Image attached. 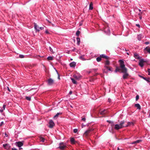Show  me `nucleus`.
Instances as JSON below:
<instances>
[{
  "label": "nucleus",
  "instance_id": "1",
  "mask_svg": "<svg viewBox=\"0 0 150 150\" xmlns=\"http://www.w3.org/2000/svg\"><path fill=\"white\" fill-rule=\"evenodd\" d=\"M120 63V67L121 69V72L124 73L123 76V78L124 79H125L127 78V77L129 76L128 73L127 72V69L125 67V66L124 64V62L122 60H119Z\"/></svg>",
  "mask_w": 150,
  "mask_h": 150
},
{
  "label": "nucleus",
  "instance_id": "2",
  "mask_svg": "<svg viewBox=\"0 0 150 150\" xmlns=\"http://www.w3.org/2000/svg\"><path fill=\"white\" fill-rule=\"evenodd\" d=\"M125 123L124 120L121 121L119 124H116L115 125L114 129L116 130H118L125 127L124 125Z\"/></svg>",
  "mask_w": 150,
  "mask_h": 150
},
{
  "label": "nucleus",
  "instance_id": "3",
  "mask_svg": "<svg viewBox=\"0 0 150 150\" xmlns=\"http://www.w3.org/2000/svg\"><path fill=\"white\" fill-rule=\"evenodd\" d=\"M94 130L92 128H89L87 130H86L84 133V135L87 136H88L89 134L91 132H92Z\"/></svg>",
  "mask_w": 150,
  "mask_h": 150
},
{
  "label": "nucleus",
  "instance_id": "4",
  "mask_svg": "<svg viewBox=\"0 0 150 150\" xmlns=\"http://www.w3.org/2000/svg\"><path fill=\"white\" fill-rule=\"evenodd\" d=\"M67 147L65 144L63 142H62L59 143V146L58 148H59L61 150H64Z\"/></svg>",
  "mask_w": 150,
  "mask_h": 150
},
{
  "label": "nucleus",
  "instance_id": "5",
  "mask_svg": "<svg viewBox=\"0 0 150 150\" xmlns=\"http://www.w3.org/2000/svg\"><path fill=\"white\" fill-rule=\"evenodd\" d=\"M55 124L52 120H50L49 122L48 127L50 128H52Z\"/></svg>",
  "mask_w": 150,
  "mask_h": 150
},
{
  "label": "nucleus",
  "instance_id": "6",
  "mask_svg": "<svg viewBox=\"0 0 150 150\" xmlns=\"http://www.w3.org/2000/svg\"><path fill=\"white\" fill-rule=\"evenodd\" d=\"M53 80L51 79H49L47 81V84L49 86H51L53 85L54 83Z\"/></svg>",
  "mask_w": 150,
  "mask_h": 150
},
{
  "label": "nucleus",
  "instance_id": "7",
  "mask_svg": "<svg viewBox=\"0 0 150 150\" xmlns=\"http://www.w3.org/2000/svg\"><path fill=\"white\" fill-rule=\"evenodd\" d=\"M3 146L5 149L7 150H9L10 149L11 146L8 144H3Z\"/></svg>",
  "mask_w": 150,
  "mask_h": 150
},
{
  "label": "nucleus",
  "instance_id": "8",
  "mask_svg": "<svg viewBox=\"0 0 150 150\" xmlns=\"http://www.w3.org/2000/svg\"><path fill=\"white\" fill-rule=\"evenodd\" d=\"M146 62V61L143 59H140L139 61V65L141 67H143L144 66L143 63L144 62Z\"/></svg>",
  "mask_w": 150,
  "mask_h": 150
},
{
  "label": "nucleus",
  "instance_id": "9",
  "mask_svg": "<svg viewBox=\"0 0 150 150\" xmlns=\"http://www.w3.org/2000/svg\"><path fill=\"white\" fill-rule=\"evenodd\" d=\"M16 145L18 146L19 147H21L23 145V143L21 142H16Z\"/></svg>",
  "mask_w": 150,
  "mask_h": 150
},
{
  "label": "nucleus",
  "instance_id": "10",
  "mask_svg": "<svg viewBox=\"0 0 150 150\" xmlns=\"http://www.w3.org/2000/svg\"><path fill=\"white\" fill-rule=\"evenodd\" d=\"M100 56L101 58H104L107 59H110V58L109 57L106 56L104 54H101L100 55Z\"/></svg>",
  "mask_w": 150,
  "mask_h": 150
},
{
  "label": "nucleus",
  "instance_id": "11",
  "mask_svg": "<svg viewBox=\"0 0 150 150\" xmlns=\"http://www.w3.org/2000/svg\"><path fill=\"white\" fill-rule=\"evenodd\" d=\"M104 67L105 69H108V70L112 71V67H111L108 66L106 65L104 66Z\"/></svg>",
  "mask_w": 150,
  "mask_h": 150
},
{
  "label": "nucleus",
  "instance_id": "12",
  "mask_svg": "<svg viewBox=\"0 0 150 150\" xmlns=\"http://www.w3.org/2000/svg\"><path fill=\"white\" fill-rule=\"evenodd\" d=\"M104 31L107 33H109L110 32L109 28L108 27H106L104 29Z\"/></svg>",
  "mask_w": 150,
  "mask_h": 150
},
{
  "label": "nucleus",
  "instance_id": "13",
  "mask_svg": "<svg viewBox=\"0 0 150 150\" xmlns=\"http://www.w3.org/2000/svg\"><path fill=\"white\" fill-rule=\"evenodd\" d=\"M134 57L136 59H140V57L139 55L137 53H134Z\"/></svg>",
  "mask_w": 150,
  "mask_h": 150
},
{
  "label": "nucleus",
  "instance_id": "14",
  "mask_svg": "<svg viewBox=\"0 0 150 150\" xmlns=\"http://www.w3.org/2000/svg\"><path fill=\"white\" fill-rule=\"evenodd\" d=\"M131 125H134V123L133 122H127V124L126 125H124L125 127H127L128 126H130Z\"/></svg>",
  "mask_w": 150,
  "mask_h": 150
},
{
  "label": "nucleus",
  "instance_id": "15",
  "mask_svg": "<svg viewBox=\"0 0 150 150\" xmlns=\"http://www.w3.org/2000/svg\"><path fill=\"white\" fill-rule=\"evenodd\" d=\"M34 28L36 30V32H39L40 30L39 28H37V24L35 23H34Z\"/></svg>",
  "mask_w": 150,
  "mask_h": 150
},
{
  "label": "nucleus",
  "instance_id": "16",
  "mask_svg": "<svg viewBox=\"0 0 150 150\" xmlns=\"http://www.w3.org/2000/svg\"><path fill=\"white\" fill-rule=\"evenodd\" d=\"M70 66L71 67H74L76 65V63L74 62L71 63L69 64Z\"/></svg>",
  "mask_w": 150,
  "mask_h": 150
},
{
  "label": "nucleus",
  "instance_id": "17",
  "mask_svg": "<svg viewBox=\"0 0 150 150\" xmlns=\"http://www.w3.org/2000/svg\"><path fill=\"white\" fill-rule=\"evenodd\" d=\"M73 76L76 79H79L81 77V76L79 74H78L77 75L76 74H74Z\"/></svg>",
  "mask_w": 150,
  "mask_h": 150
},
{
  "label": "nucleus",
  "instance_id": "18",
  "mask_svg": "<svg viewBox=\"0 0 150 150\" xmlns=\"http://www.w3.org/2000/svg\"><path fill=\"white\" fill-rule=\"evenodd\" d=\"M144 50L150 54V47H147L144 49Z\"/></svg>",
  "mask_w": 150,
  "mask_h": 150
},
{
  "label": "nucleus",
  "instance_id": "19",
  "mask_svg": "<svg viewBox=\"0 0 150 150\" xmlns=\"http://www.w3.org/2000/svg\"><path fill=\"white\" fill-rule=\"evenodd\" d=\"M100 114L103 115L107 113V110H104L103 111H100Z\"/></svg>",
  "mask_w": 150,
  "mask_h": 150
},
{
  "label": "nucleus",
  "instance_id": "20",
  "mask_svg": "<svg viewBox=\"0 0 150 150\" xmlns=\"http://www.w3.org/2000/svg\"><path fill=\"white\" fill-rule=\"evenodd\" d=\"M6 105L5 104H4L3 105V109H1L0 110V112L1 113L2 112H3L4 110L6 107Z\"/></svg>",
  "mask_w": 150,
  "mask_h": 150
},
{
  "label": "nucleus",
  "instance_id": "21",
  "mask_svg": "<svg viewBox=\"0 0 150 150\" xmlns=\"http://www.w3.org/2000/svg\"><path fill=\"white\" fill-rule=\"evenodd\" d=\"M141 141H142V140H137L135 141H134V142H132V143H131V144H135L141 142Z\"/></svg>",
  "mask_w": 150,
  "mask_h": 150
},
{
  "label": "nucleus",
  "instance_id": "22",
  "mask_svg": "<svg viewBox=\"0 0 150 150\" xmlns=\"http://www.w3.org/2000/svg\"><path fill=\"white\" fill-rule=\"evenodd\" d=\"M121 71V67L120 68L118 67H116V69L115 70V72H116L117 71Z\"/></svg>",
  "mask_w": 150,
  "mask_h": 150
},
{
  "label": "nucleus",
  "instance_id": "23",
  "mask_svg": "<svg viewBox=\"0 0 150 150\" xmlns=\"http://www.w3.org/2000/svg\"><path fill=\"white\" fill-rule=\"evenodd\" d=\"M135 106L139 110H140L141 109V106L138 103L135 104Z\"/></svg>",
  "mask_w": 150,
  "mask_h": 150
},
{
  "label": "nucleus",
  "instance_id": "24",
  "mask_svg": "<svg viewBox=\"0 0 150 150\" xmlns=\"http://www.w3.org/2000/svg\"><path fill=\"white\" fill-rule=\"evenodd\" d=\"M70 142L72 144H75V141L74 138H71Z\"/></svg>",
  "mask_w": 150,
  "mask_h": 150
},
{
  "label": "nucleus",
  "instance_id": "25",
  "mask_svg": "<svg viewBox=\"0 0 150 150\" xmlns=\"http://www.w3.org/2000/svg\"><path fill=\"white\" fill-rule=\"evenodd\" d=\"M40 141L43 142H44L45 141V139H44V138L42 137H40Z\"/></svg>",
  "mask_w": 150,
  "mask_h": 150
},
{
  "label": "nucleus",
  "instance_id": "26",
  "mask_svg": "<svg viewBox=\"0 0 150 150\" xmlns=\"http://www.w3.org/2000/svg\"><path fill=\"white\" fill-rule=\"evenodd\" d=\"M25 98L27 100L30 101L31 100V97L30 96H25Z\"/></svg>",
  "mask_w": 150,
  "mask_h": 150
},
{
  "label": "nucleus",
  "instance_id": "27",
  "mask_svg": "<svg viewBox=\"0 0 150 150\" xmlns=\"http://www.w3.org/2000/svg\"><path fill=\"white\" fill-rule=\"evenodd\" d=\"M93 8V4L92 3H91L89 5V9L90 10H92Z\"/></svg>",
  "mask_w": 150,
  "mask_h": 150
},
{
  "label": "nucleus",
  "instance_id": "28",
  "mask_svg": "<svg viewBox=\"0 0 150 150\" xmlns=\"http://www.w3.org/2000/svg\"><path fill=\"white\" fill-rule=\"evenodd\" d=\"M47 59L48 60H52L53 59V57L49 56L47 57Z\"/></svg>",
  "mask_w": 150,
  "mask_h": 150
},
{
  "label": "nucleus",
  "instance_id": "29",
  "mask_svg": "<svg viewBox=\"0 0 150 150\" xmlns=\"http://www.w3.org/2000/svg\"><path fill=\"white\" fill-rule=\"evenodd\" d=\"M71 80H72V82L74 84H76L77 83L76 81L74 79L72 78H71Z\"/></svg>",
  "mask_w": 150,
  "mask_h": 150
},
{
  "label": "nucleus",
  "instance_id": "30",
  "mask_svg": "<svg viewBox=\"0 0 150 150\" xmlns=\"http://www.w3.org/2000/svg\"><path fill=\"white\" fill-rule=\"evenodd\" d=\"M110 64V62L108 60H106L105 62V65H106V66L107 65H109Z\"/></svg>",
  "mask_w": 150,
  "mask_h": 150
},
{
  "label": "nucleus",
  "instance_id": "31",
  "mask_svg": "<svg viewBox=\"0 0 150 150\" xmlns=\"http://www.w3.org/2000/svg\"><path fill=\"white\" fill-rule=\"evenodd\" d=\"M77 41V44L78 45H79L80 42V39L79 38H76Z\"/></svg>",
  "mask_w": 150,
  "mask_h": 150
},
{
  "label": "nucleus",
  "instance_id": "32",
  "mask_svg": "<svg viewBox=\"0 0 150 150\" xmlns=\"http://www.w3.org/2000/svg\"><path fill=\"white\" fill-rule=\"evenodd\" d=\"M101 60V58L100 57H98L96 58V60L98 62H99Z\"/></svg>",
  "mask_w": 150,
  "mask_h": 150
},
{
  "label": "nucleus",
  "instance_id": "33",
  "mask_svg": "<svg viewBox=\"0 0 150 150\" xmlns=\"http://www.w3.org/2000/svg\"><path fill=\"white\" fill-rule=\"evenodd\" d=\"M142 35H139L138 36V38L139 40H140L142 38Z\"/></svg>",
  "mask_w": 150,
  "mask_h": 150
},
{
  "label": "nucleus",
  "instance_id": "34",
  "mask_svg": "<svg viewBox=\"0 0 150 150\" xmlns=\"http://www.w3.org/2000/svg\"><path fill=\"white\" fill-rule=\"evenodd\" d=\"M107 122L109 123H111V126H113L114 125V124H113V122H111L110 120H107Z\"/></svg>",
  "mask_w": 150,
  "mask_h": 150
},
{
  "label": "nucleus",
  "instance_id": "35",
  "mask_svg": "<svg viewBox=\"0 0 150 150\" xmlns=\"http://www.w3.org/2000/svg\"><path fill=\"white\" fill-rule=\"evenodd\" d=\"M62 114V112H58L57 113V117H58L59 115H61Z\"/></svg>",
  "mask_w": 150,
  "mask_h": 150
},
{
  "label": "nucleus",
  "instance_id": "36",
  "mask_svg": "<svg viewBox=\"0 0 150 150\" xmlns=\"http://www.w3.org/2000/svg\"><path fill=\"white\" fill-rule=\"evenodd\" d=\"M145 80L148 83H150V78H146V80Z\"/></svg>",
  "mask_w": 150,
  "mask_h": 150
},
{
  "label": "nucleus",
  "instance_id": "37",
  "mask_svg": "<svg viewBox=\"0 0 150 150\" xmlns=\"http://www.w3.org/2000/svg\"><path fill=\"white\" fill-rule=\"evenodd\" d=\"M80 33V32L79 30H77L76 32V34L77 36H79Z\"/></svg>",
  "mask_w": 150,
  "mask_h": 150
},
{
  "label": "nucleus",
  "instance_id": "38",
  "mask_svg": "<svg viewBox=\"0 0 150 150\" xmlns=\"http://www.w3.org/2000/svg\"><path fill=\"white\" fill-rule=\"evenodd\" d=\"M139 76L141 78H142V79H144V80H146V78H145L144 77V76H141L140 75H139Z\"/></svg>",
  "mask_w": 150,
  "mask_h": 150
},
{
  "label": "nucleus",
  "instance_id": "39",
  "mask_svg": "<svg viewBox=\"0 0 150 150\" xmlns=\"http://www.w3.org/2000/svg\"><path fill=\"white\" fill-rule=\"evenodd\" d=\"M139 96L138 95H137L136 97V100H137L139 99Z\"/></svg>",
  "mask_w": 150,
  "mask_h": 150
},
{
  "label": "nucleus",
  "instance_id": "40",
  "mask_svg": "<svg viewBox=\"0 0 150 150\" xmlns=\"http://www.w3.org/2000/svg\"><path fill=\"white\" fill-rule=\"evenodd\" d=\"M24 55L22 54L20 55H19V57L20 58H23L24 57Z\"/></svg>",
  "mask_w": 150,
  "mask_h": 150
},
{
  "label": "nucleus",
  "instance_id": "41",
  "mask_svg": "<svg viewBox=\"0 0 150 150\" xmlns=\"http://www.w3.org/2000/svg\"><path fill=\"white\" fill-rule=\"evenodd\" d=\"M103 71V73H105V74H107L108 73V71H106L105 69H104Z\"/></svg>",
  "mask_w": 150,
  "mask_h": 150
},
{
  "label": "nucleus",
  "instance_id": "42",
  "mask_svg": "<svg viewBox=\"0 0 150 150\" xmlns=\"http://www.w3.org/2000/svg\"><path fill=\"white\" fill-rule=\"evenodd\" d=\"M49 48H50V51L52 53H54V52H53V50H52V49L50 47Z\"/></svg>",
  "mask_w": 150,
  "mask_h": 150
},
{
  "label": "nucleus",
  "instance_id": "43",
  "mask_svg": "<svg viewBox=\"0 0 150 150\" xmlns=\"http://www.w3.org/2000/svg\"><path fill=\"white\" fill-rule=\"evenodd\" d=\"M78 132V129H74V132L75 133H76Z\"/></svg>",
  "mask_w": 150,
  "mask_h": 150
},
{
  "label": "nucleus",
  "instance_id": "44",
  "mask_svg": "<svg viewBox=\"0 0 150 150\" xmlns=\"http://www.w3.org/2000/svg\"><path fill=\"white\" fill-rule=\"evenodd\" d=\"M57 74H58V79L59 80L60 79L59 75V74L58 72L57 71Z\"/></svg>",
  "mask_w": 150,
  "mask_h": 150
},
{
  "label": "nucleus",
  "instance_id": "45",
  "mask_svg": "<svg viewBox=\"0 0 150 150\" xmlns=\"http://www.w3.org/2000/svg\"><path fill=\"white\" fill-rule=\"evenodd\" d=\"M148 75H150V69H148Z\"/></svg>",
  "mask_w": 150,
  "mask_h": 150
},
{
  "label": "nucleus",
  "instance_id": "46",
  "mask_svg": "<svg viewBox=\"0 0 150 150\" xmlns=\"http://www.w3.org/2000/svg\"><path fill=\"white\" fill-rule=\"evenodd\" d=\"M86 120V119L85 117L82 118V120L84 121H85Z\"/></svg>",
  "mask_w": 150,
  "mask_h": 150
},
{
  "label": "nucleus",
  "instance_id": "47",
  "mask_svg": "<svg viewBox=\"0 0 150 150\" xmlns=\"http://www.w3.org/2000/svg\"><path fill=\"white\" fill-rule=\"evenodd\" d=\"M143 11H142V12H140V13H139V14H138V15H139V16H140L141 15V14H142V13H143Z\"/></svg>",
  "mask_w": 150,
  "mask_h": 150
},
{
  "label": "nucleus",
  "instance_id": "48",
  "mask_svg": "<svg viewBox=\"0 0 150 150\" xmlns=\"http://www.w3.org/2000/svg\"><path fill=\"white\" fill-rule=\"evenodd\" d=\"M39 28V29H40L41 30H42L44 28L43 27H40V28Z\"/></svg>",
  "mask_w": 150,
  "mask_h": 150
},
{
  "label": "nucleus",
  "instance_id": "49",
  "mask_svg": "<svg viewBox=\"0 0 150 150\" xmlns=\"http://www.w3.org/2000/svg\"><path fill=\"white\" fill-rule=\"evenodd\" d=\"M11 150H17V149L15 148H13L11 149Z\"/></svg>",
  "mask_w": 150,
  "mask_h": 150
},
{
  "label": "nucleus",
  "instance_id": "50",
  "mask_svg": "<svg viewBox=\"0 0 150 150\" xmlns=\"http://www.w3.org/2000/svg\"><path fill=\"white\" fill-rule=\"evenodd\" d=\"M4 124V122H2L0 124V126H1Z\"/></svg>",
  "mask_w": 150,
  "mask_h": 150
},
{
  "label": "nucleus",
  "instance_id": "51",
  "mask_svg": "<svg viewBox=\"0 0 150 150\" xmlns=\"http://www.w3.org/2000/svg\"><path fill=\"white\" fill-rule=\"evenodd\" d=\"M72 92L71 91H70V92H69V94H72Z\"/></svg>",
  "mask_w": 150,
  "mask_h": 150
},
{
  "label": "nucleus",
  "instance_id": "52",
  "mask_svg": "<svg viewBox=\"0 0 150 150\" xmlns=\"http://www.w3.org/2000/svg\"><path fill=\"white\" fill-rule=\"evenodd\" d=\"M136 25L139 27H140V25L139 24H136Z\"/></svg>",
  "mask_w": 150,
  "mask_h": 150
},
{
  "label": "nucleus",
  "instance_id": "53",
  "mask_svg": "<svg viewBox=\"0 0 150 150\" xmlns=\"http://www.w3.org/2000/svg\"><path fill=\"white\" fill-rule=\"evenodd\" d=\"M7 89H8V90L9 91V92H10L11 91V90H10L9 89L8 87H7Z\"/></svg>",
  "mask_w": 150,
  "mask_h": 150
},
{
  "label": "nucleus",
  "instance_id": "54",
  "mask_svg": "<svg viewBox=\"0 0 150 150\" xmlns=\"http://www.w3.org/2000/svg\"><path fill=\"white\" fill-rule=\"evenodd\" d=\"M5 135L6 137H7L8 136V135L7 134L6 132L5 133Z\"/></svg>",
  "mask_w": 150,
  "mask_h": 150
},
{
  "label": "nucleus",
  "instance_id": "55",
  "mask_svg": "<svg viewBox=\"0 0 150 150\" xmlns=\"http://www.w3.org/2000/svg\"><path fill=\"white\" fill-rule=\"evenodd\" d=\"M45 33L47 34H48L49 33V32L47 31V30H46L45 31Z\"/></svg>",
  "mask_w": 150,
  "mask_h": 150
},
{
  "label": "nucleus",
  "instance_id": "56",
  "mask_svg": "<svg viewBox=\"0 0 150 150\" xmlns=\"http://www.w3.org/2000/svg\"><path fill=\"white\" fill-rule=\"evenodd\" d=\"M149 42H146L145 43V44H146V45H147V44H149Z\"/></svg>",
  "mask_w": 150,
  "mask_h": 150
},
{
  "label": "nucleus",
  "instance_id": "57",
  "mask_svg": "<svg viewBox=\"0 0 150 150\" xmlns=\"http://www.w3.org/2000/svg\"><path fill=\"white\" fill-rule=\"evenodd\" d=\"M93 70H94L95 71H96L97 70V69H93Z\"/></svg>",
  "mask_w": 150,
  "mask_h": 150
},
{
  "label": "nucleus",
  "instance_id": "58",
  "mask_svg": "<svg viewBox=\"0 0 150 150\" xmlns=\"http://www.w3.org/2000/svg\"><path fill=\"white\" fill-rule=\"evenodd\" d=\"M19 149L20 150H21V149H23L22 148H21V147H19Z\"/></svg>",
  "mask_w": 150,
  "mask_h": 150
},
{
  "label": "nucleus",
  "instance_id": "59",
  "mask_svg": "<svg viewBox=\"0 0 150 150\" xmlns=\"http://www.w3.org/2000/svg\"><path fill=\"white\" fill-rule=\"evenodd\" d=\"M142 18V17L141 16H140L139 17V19L140 20H141Z\"/></svg>",
  "mask_w": 150,
  "mask_h": 150
},
{
  "label": "nucleus",
  "instance_id": "60",
  "mask_svg": "<svg viewBox=\"0 0 150 150\" xmlns=\"http://www.w3.org/2000/svg\"><path fill=\"white\" fill-rule=\"evenodd\" d=\"M98 73H96V74H95V76H97V75H98Z\"/></svg>",
  "mask_w": 150,
  "mask_h": 150
},
{
  "label": "nucleus",
  "instance_id": "61",
  "mask_svg": "<svg viewBox=\"0 0 150 150\" xmlns=\"http://www.w3.org/2000/svg\"><path fill=\"white\" fill-rule=\"evenodd\" d=\"M58 62L59 63H61V62H60V61L59 60H58Z\"/></svg>",
  "mask_w": 150,
  "mask_h": 150
},
{
  "label": "nucleus",
  "instance_id": "62",
  "mask_svg": "<svg viewBox=\"0 0 150 150\" xmlns=\"http://www.w3.org/2000/svg\"><path fill=\"white\" fill-rule=\"evenodd\" d=\"M128 55H129V52H127L126 53Z\"/></svg>",
  "mask_w": 150,
  "mask_h": 150
},
{
  "label": "nucleus",
  "instance_id": "63",
  "mask_svg": "<svg viewBox=\"0 0 150 150\" xmlns=\"http://www.w3.org/2000/svg\"><path fill=\"white\" fill-rule=\"evenodd\" d=\"M56 117V115L54 116V118Z\"/></svg>",
  "mask_w": 150,
  "mask_h": 150
},
{
  "label": "nucleus",
  "instance_id": "64",
  "mask_svg": "<svg viewBox=\"0 0 150 150\" xmlns=\"http://www.w3.org/2000/svg\"><path fill=\"white\" fill-rule=\"evenodd\" d=\"M117 150H120V149L119 147L117 148Z\"/></svg>",
  "mask_w": 150,
  "mask_h": 150
}]
</instances>
